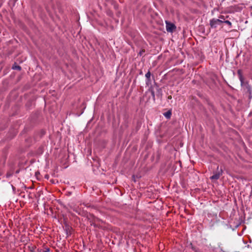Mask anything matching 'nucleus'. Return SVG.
I'll list each match as a JSON object with an SVG mask.
<instances>
[{
  "label": "nucleus",
  "instance_id": "nucleus-2",
  "mask_svg": "<svg viewBox=\"0 0 252 252\" xmlns=\"http://www.w3.org/2000/svg\"><path fill=\"white\" fill-rule=\"evenodd\" d=\"M175 25L170 22H166V29L168 32H172L175 29Z\"/></svg>",
  "mask_w": 252,
  "mask_h": 252
},
{
  "label": "nucleus",
  "instance_id": "nucleus-3",
  "mask_svg": "<svg viewBox=\"0 0 252 252\" xmlns=\"http://www.w3.org/2000/svg\"><path fill=\"white\" fill-rule=\"evenodd\" d=\"M221 173L220 172L216 173L214 175L210 177V179L213 181H216L219 179Z\"/></svg>",
  "mask_w": 252,
  "mask_h": 252
},
{
  "label": "nucleus",
  "instance_id": "nucleus-4",
  "mask_svg": "<svg viewBox=\"0 0 252 252\" xmlns=\"http://www.w3.org/2000/svg\"><path fill=\"white\" fill-rule=\"evenodd\" d=\"M171 115V113L170 111H168L164 114V116L167 119L170 118Z\"/></svg>",
  "mask_w": 252,
  "mask_h": 252
},
{
  "label": "nucleus",
  "instance_id": "nucleus-9",
  "mask_svg": "<svg viewBox=\"0 0 252 252\" xmlns=\"http://www.w3.org/2000/svg\"><path fill=\"white\" fill-rule=\"evenodd\" d=\"M168 98H169V99L171 98V96H168Z\"/></svg>",
  "mask_w": 252,
  "mask_h": 252
},
{
  "label": "nucleus",
  "instance_id": "nucleus-5",
  "mask_svg": "<svg viewBox=\"0 0 252 252\" xmlns=\"http://www.w3.org/2000/svg\"><path fill=\"white\" fill-rule=\"evenodd\" d=\"M12 68L14 69H19V70H20L21 69V67L20 66H18V65H15L13 66Z\"/></svg>",
  "mask_w": 252,
  "mask_h": 252
},
{
  "label": "nucleus",
  "instance_id": "nucleus-7",
  "mask_svg": "<svg viewBox=\"0 0 252 252\" xmlns=\"http://www.w3.org/2000/svg\"><path fill=\"white\" fill-rule=\"evenodd\" d=\"M145 76H146V78H149L150 77V76H151V73H150V72H148L146 74Z\"/></svg>",
  "mask_w": 252,
  "mask_h": 252
},
{
  "label": "nucleus",
  "instance_id": "nucleus-1",
  "mask_svg": "<svg viewBox=\"0 0 252 252\" xmlns=\"http://www.w3.org/2000/svg\"><path fill=\"white\" fill-rule=\"evenodd\" d=\"M221 19H213L210 21V26L212 28H216L218 25H220L222 23Z\"/></svg>",
  "mask_w": 252,
  "mask_h": 252
},
{
  "label": "nucleus",
  "instance_id": "nucleus-6",
  "mask_svg": "<svg viewBox=\"0 0 252 252\" xmlns=\"http://www.w3.org/2000/svg\"><path fill=\"white\" fill-rule=\"evenodd\" d=\"M224 23L229 25L230 27L231 26V23L229 21H224Z\"/></svg>",
  "mask_w": 252,
  "mask_h": 252
},
{
  "label": "nucleus",
  "instance_id": "nucleus-10",
  "mask_svg": "<svg viewBox=\"0 0 252 252\" xmlns=\"http://www.w3.org/2000/svg\"><path fill=\"white\" fill-rule=\"evenodd\" d=\"M221 21L222 22V23H224V21H223V20H221Z\"/></svg>",
  "mask_w": 252,
  "mask_h": 252
},
{
  "label": "nucleus",
  "instance_id": "nucleus-8",
  "mask_svg": "<svg viewBox=\"0 0 252 252\" xmlns=\"http://www.w3.org/2000/svg\"><path fill=\"white\" fill-rule=\"evenodd\" d=\"M223 16H221V17H220V18L221 19H223Z\"/></svg>",
  "mask_w": 252,
  "mask_h": 252
}]
</instances>
